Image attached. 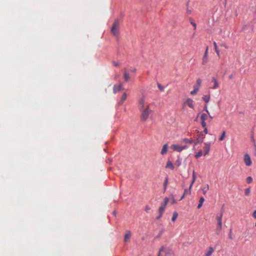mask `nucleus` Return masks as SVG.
I'll list each match as a JSON object with an SVG mask.
<instances>
[{
    "label": "nucleus",
    "instance_id": "nucleus-57",
    "mask_svg": "<svg viewBox=\"0 0 256 256\" xmlns=\"http://www.w3.org/2000/svg\"><path fill=\"white\" fill-rule=\"evenodd\" d=\"M222 46H224L226 48H228V46L225 44H222Z\"/></svg>",
    "mask_w": 256,
    "mask_h": 256
},
{
    "label": "nucleus",
    "instance_id": "nucleus-26",
    "mask_svg": "<svg viewBox=\"0 0 256 256\" xmlns=\"http://www.w3.org/2000/svg\"><path fill=\"white\" fill-rule=\"evenodd\" d=\"M188 4H189V1L186 4V6L187 7L186 13L188 14H191V12H192V10L189 9V8H188Z\"/></svg>",
    "mask_w": 256,
    "mask_h": 256
},
{
    "label": "nucleus",
    "instance_id": "nucleus-62",
    "mask_svg": "<svg viewBox=\"0 0 256 256\" xmlns=\"http://www.w3.org/2000/svg\"><path fill=\"white\" fill-rule=\"evenodd\" d=\"M255 226H256V223H255Z\"/></svg>",
    "mask_w": 256,
    "mask_h": 256
},
{
    "label": "nucleus",
    "instance_id": "nucleus-2",
    "mask_svg": "<svg viewBox=\"0 0 256 256\" xmlns=\"http://www.w3.org/2000/svg\"><path fill=\"white\" fill-rule=\"evenodd\" d=\"M120 22L116 20L114 22L111 28V32L114 36H118L119 34Z\"/></svg>",
    "mask_w": 256,
    "mask_h": 256
},
{
    "label": "nucleus",
    "instance_id": "nucleus-45",
    "mask_svg": "<svg viewBox=\"0 0 256 256\" xmlns=\"http://www.w3.org/2000/svg\"><path fill=\"white\" fill-rule=\"evenodd\" d=\"M232 229H230V232H229V234H228V237L230 239H232Z\"/></svg>",
    "mask_w": 256,
    "mask_h": 256
},
{
    "label": "nucleus",
    "instance_id": "nucleus-56",
    "mask_svg": "<svg viewBox=\"0 0 256 256\" xmlns=\"http://www.w3.org/2000/svg\"><path fill=\"white\" fill-rule=\"evenodd\" d=\"M167 187H164V192H165L166 191Z\"/></svg>",
    "mask_w": 256,
    "mask_h": 256
},
{
    "label": "nucleus",
    "instance_id": "nucleus-9",
    "mask_svg": "<svg viewBox=\"0 0 256 256\" xmlns=\"http://www.w3.org/2000/svg\"><path fill=\"white\" fill-rule=\"evenodd\" d=\"M208 46L206 47V50L204 54V56L202 58V64H205L208 62Z\"/></svg>",
    "mask_w": 256,
    "mask_h": 256
},
{
    "label": "nucleus",
    "instance_id": "nucleus-52",
    "mask_svg": "<svg viewBox=\"0 0 256 256\" xmlns=\"http://www.w3.org/2000/svg\"><path fill=\"white\" fill-rule=\"evenodd\" d=\"M132 72H135L136 70V68L132 69L130 70Z\"/></svg>",
    "mask_w": 256,
    "mask_h": 256
},
{
    "label": "nucleus",
    "instance_id": "nucleus-38",
    "mask_svg": "<svg viewBox=\"0 0 256 256\" xmlns=\"http://www.w3.org/2000/svg\"><path fill=\"white\" fill-rule=\"evenodd\" d=\"M203 111L206 112L207 114H209V112H208V106H207V104H205V106H204V110H203Z\"/></svg>",
    "mask_w": 256,
    "mask_h": 256
},
{
    "label": "nucleus",
    "instance_id": "nucleus-44",
    "mask_svg": "<svg viewBox=\"0 0 256 256\" xmlns=\"http://www.w3.org/2000/svg\"><path fill=\"white\" fill-rule=\"evenodd\" d=\"M198 92V90H192V91L190 92V94H191L192 95H195V94L197 93V92Z\"/></svg>",
    "mask_w": 256,
    "mask_h": 256
},
{
    "label": "nucleus",
    "instance_id": "nucleus-55",
    "mask_svg": "<svg viewBox=\"0 0 256 256\" xmlns=\"http://www.w3.org/2000/svg\"><path fill=\"white\" fill-rule=\"evenodd\" d=\"M220 211H222L224 212V204L222 205V210Z\"/></svg>",
    "mask_w": 256,
    "mask_h": 256
},
{
    "label": "nucleus",
    "instance_id": "nucleus-51",
    "mask_svg": "<svg viewBox=\"0 0 256 256\" xmlns=\"http://www.w3.org/2000/svg\"><path fill=\"white\" fill-rule=\"evenodd\" d=\"M204 128V134H208V132L207 128Z\"/></svg>",
    "mask_w": 256,
    "mask_h": 256
},
{
    "label": "nucleus",
    "instance_id": "nucleus-33",
    "mask_svg": "<svg viewBox=\"0 0 256 256\" xmlns=\"http://www.w3.org/2000/svg\"><path fill=\"white\" fill-rule=\"evenodd\" d=\"M208 188H209L208 185L207 184L206 186L202 189V192H203V193L204 194H206V192L208 190Z\"/></svg>",
    "mask_w": 256,
    "mask_h": 256
},
{
    "label": "nucleus",
    "instance_id": "nucleus-47",
    "mask_svg": "<svg viewBox=\"0 0 256 256\" xmlns=\"http://www.w3.org/2000/svg\"><path fill=\"white\" fill-rule=\"evenodd\" d=\"M112 64L116 66H119V63L114 61L112 62Z\"/></svg>",
    "mask_w": 256,
    "mask_h": 256
},
{
    "label": "nucleus",
    "instance_id": "nucleus-40",
    "mask_svg": "<svg viewBox=\"0 0 256 256\" xmlns=\"http://www.w3.org/2000/svg\"><path fill=\"white\" fill-rule=\"evenodd\" d=\"M200 87V86H199L198 85L196 84L194 86V90H196L198 91Z\"/></svg>",
    "mask_w": 256,
    "mask_h": 256
},
{
    "label": "nucleus",
    "instance_id": "nucleus-46",
    "mask_svg": "<svg viewBox=\"0 0 256 256\" xmlns=\"http://www.w3.org/2000/svg\"><path fill=\"white\" fill-rule=\"evenodd\" d=\"M252 217L256 220V210H254L252 214Z\"/></svg>",
    "mask_w": 256,
    "mask_h": 256
},
{
    "label": "nucleus",
    "instance_id": "nucleus-30",
    "mask_svg": "<svg viewBox=\"0 0 256 256\" xmlns=\"http://www.w3.org/2000/svg\"><path fill=\"white\" fill-rule=\"evenodd\" d=\"M190 21L192 25L194 27V29L196 30V24L194 22H193L192 18H190Z\"/></svg>",
    "mask_w": 256,
    "mask_h": 256
},
{
    "label": "nucleus",
    "instance_id": "nucleus-49",
    "mask_svg": "<svg viewBox=\"0 0 256 256\" xmlns=\"http://www.w3.org/2000/svg\"><path fill=\"white\" fill-rule=\"evenodd\" d=\"M124 102V100H120L118 102V105L120 106V105L122 104Z\"/></svg>",
    "mask_w": 256,
    "mask_h": 256
},
{
    "label": "nucleus",
    "instance_id": "nucleus-61",
    "mask_svg": "<svg viewBox=\"0 0 256 256\" xmlns=\"http://www.w3.org/2000/svg\"><path fill=\"white\" fill-rule=\"evenodd\" d=\"M118 76H116L115 78H116Z\"/></svg>",
    "mask_w": 256,
    "mask_h": 256
},
{
    "label": "nucleus",
    "instance_id": "nucleus-20",
    "mask_svg": "<svg viewBox=\"0 0 256 256\" xmlns=\"http://www.w3.org/2000/svg\"><path fill=\"white\" fill-rule=\"evenodd\" d=\"M166 168H170L171 170H173L174 168L172 163L170 160L167 162Z\"/></svg>",
    "mask_w": 256,
    "mask_h": 256
},
{
    "label": "nucleus",
    "instance_id": "nucleus-8",
    "mask_svg": "<svg viewBox=\"0 0 256 256\" xmlns=\"http://www.w3.org/2000/svg\"><path fill=\"white\" fill-rule=\"evenodd\" d=\"M184 104H188L192 108H194V100L192 98H187Z\"/></svg>",
    "mask_w": 256,
    "mask_h": 256
},
{
    "label": "nucleus",
    "instance_id": "nucleus-24",
    "mask_svg": "<svg viewBox=\"0 0 256 256\" xmlns=\"http://www.w3.org/2000/svg\"><path fill=\"white\" fill-rule=\"evenodd\" d=\"M182 142H184L186 144H192L193 142V141L192 140L188 139V138H184L182 140Z\"/></svg>",
    "mask_w": 256,
    "mask_h": 256
},
{
    "label": "nucleus",
    "instance_id": "nucleus-50",
    "mask_svg": "<svg viewBox=\"0 0 256 256\" xmlns=\"http://www.w3.org/2000/svg\"><path fill=\"white\" fill-rule=\"evenodd\" d=\"M162 216V214H160V213H158V216H157L156 217V219H159Z\"/></svg>",
    "mask_w": 256,
    "mask_h": 256
},
{
    "label": "nucleus",
    "instance_id": "nucleus-35",
    "mask_svg": "<svg viewBox=\"0 0 256 256\" xmlns=\"http://www.w3.org/2000/svg\"><path fill=\"white\" fill-rule=\"evenodd\" d=\"M158 87L162 92L164 90V88L159 83H158Z\"/></svg>",
    "mask_w": 256,
    "mask_h": 256
},
{
    "label": "nucleus",
    "instance_id": "nucleus-59",
    "mask_svg": "<svg viewBox=\"0 0 256 256\" xmlns=\"http://www.w3.org/2000/svg\"><path fill=\"white\" fill-rule=\"evenodd\" d=\"M162 232H160V234H158V235L157 236V237H159V236H160V234H161Z\"/></svg>",
    "mask_w": 256,
    "mask_h": 256
},
{
    "label": "nucleus",
    "instance_id": "nucleus-32",
    "mask_svg": "<svg viewBox=\"0 0 256 256\" xmlns=\"http://www.w3.org/2000/svg\"><path fill=\"white\" fill-rule=\"evenodd\" d=\"M250 192V188H247L244 190V194L246 196H248Z\"/></svg>",
    "mask_w": 256,
    "mask_h": 256
},
{
    "label": "nucleus",
    "instance_id": "nucleus-22",
    "mask_svg": "<svg viewBox=\"0 0 256 256\" xmlns=\"http://www.w3.org/2000/svg\"><path fill=\"white\" fill-rule=\"evenodd\" d=\"M202 98H203L204 101L205 102L208 103L210 100V95H204L202 97Z\"/></svg>",
    "mask_w": 256,
    "mask_h": 256
},
{
    "label": "nucleus",
    "instance_id": "nucleus-5",
    "mask_svg": "<svg viewBox=\"0 0 256 256\" xmlns=\"http://www.w3.org/2000/svg\"><path fill=\"white\" fill-rule=\"evenodd\" d=\"M169 201V198L168 197H166L164 198V202L161 204L160 207L158 208V213H160V214H163L166 206L167 205L168 202Z\"/></svg>",
    "mask_w": 256,
    "mask_h": 256
},
{
    "label": "nucleus",
    "instance_id": "nucleus-19",
    "mask_svg": "<svg viewBox=\"0 0 256 256\" xmlns=\"http://www.w3.org/2000/svg\"><path fill=\"white\" fill-rule=\"evenodd\" d=\"M208 118V114H202L201 115L200 119L202 121H206Z\"/></svg>",
    "mask_w": 256,
    "mask_h": 256
},
{
    "label": "nucleus",
    "instance_id": "nucleus-1",
    "mask_svg": "<svg viewBox=\"0 0 256 256\" xmlns=\"http://www.w3.org/2000/svg\"><path fill=\"white\" fill-rule=\"evenodd\" d=\"M223 216V212L220 211L219 214L216 216L217 221V228L216 229V234H219L222 229V218Z\"/></svg>",
    "mask_w": 256,
    "mask_h": 256
},
{
    "label": "nucleus",
    "instance_id": "nucleus-23",
    "mask_svg": "<svg viewBox=\"0 0 256 256\" xmlns=\"http://www.w3.org/2000/svg\"><path fill=\"white\" fill-rule=\"evenodd\" d=\"M124 79L126 82H128L129 80L130 76L129 74L127 73L126 71L124 72Z\"/></svg>",
    "mask_w": 256,
    "mask_h": 256
},
{
    "label": "nucleus",
    "instance_id": "nucleus-21",
    "mask_svg": "<svg viewBox=\"0 0 256 256\" xmlns=\"http://www.w3.org/2000/svg\"><path fill=\"white\" fill-rule=\"evenodd\" d=\"M204 200V197H201L200 198V200H199V204L198 206V208H200L202 207Z\"/></svg>",
    "mask_w": 256,
    "mask_h": 256
},
{
    "label": "nucleus",
    "instance_id": "nucleus-25",
    "mask_svg": "<svg viewBox=\"0 0 256 256\" xmlns=\"http://www.w3.org/2000/svg\"><path fill=\"white\" fill-rule=\"evenodd\" d=\"M178 216V213L176 212H174L173 213V216H172V222H174L176 220V218H177Z\"/></svg>",
    "mask_w": 256,
    "mask_h": 256
},
{
    "label": "nucleus",
    "instance_id": "nucleus-28",
    "mask_svg": "<svg viewBox=\"0 0 256 256\" xmlns=\"http://www.w3.org/2000/svg\"><path fill=\"white\" fill-rule=\"evenodd\" d=\"M202 154V150H199L197 153L195 155V157L196 158H200V156H201Z\"/></svg>",
    "mask_w": 256,
    "mask_h": 256
},
{
    "label": "nucleus",
    "instance_id": "nucleus-15",
    "mask_svg": "<svg viewBox=\"0 0 256 256\" xmlns=\"http://www.w3.org/2000/svg\"><path fill=\"white\" fill-rule=\"evenodd\" d=\"M212 82H214V86L212 87V88L216 89V88H218V81L216 80L214 78H212Z\"/></svg>",
    "mask_w": 256,
    "mask_h": 256
},
{
    "label": "nucleus",
    "instance_id": "nucleus-3",
    "mask_svg": "<svg viewBox=\"0 0 256 256\" xmlns=\"http://www.w3.org/2000/svg\"><path fill=\"white\" fill-rule=\"evenodd\" d=\"M158 256H173V252L171 250L165 249L162 246L159 250Z\"/></svg>",
    "mask_w": 256,
    "mask_h": 256
},
{
    "label": "nucleus",
    "instance_id": "nucleus-11",
    "mask_svg": "<svg viewBox=\"0 0 256 256\" xmlns=\"http://www.w3.org/2000/svg\"><path fill=\"white\" fill-rule=\"evenodd\" d=\"M122 89V84H120L118 86L114 85L113 88V92L114 94L120 92Z\"/></svg>",
    "mask_w": 256,
    "mask_h": 256
},
{
    "label": "nucleus",
    "instance_id": "nucleus-43",
    "mask_svg": "<svg viewBox=\"0 0 256 256\" xmlns=\"http://www.w3.org/2000/svg\"><path fill=\"white\" fill-rule=\"evenodd\" d=\"M202 126L204 128H206V124L205 121H202Z\"/></svg>",
    "mask_w": 256,
    "mask_h": 256
},
{
    "label": "nucleus",
    "instance_id": "nucleus-58",
    "mask_svg": "<svg viewBox=\"0 0 256 256\" xmlns=\"http://www.w3.org/2000/svg\"><path fill=\"white\" fill-rule=\"evenodd\" d=\"M229 78H230V79L232 78V74L230 75V76H229Z\"/></svg>",
    "mask_w": 256,
    "mask_h": 256
},
{
    "label": "nucleus",
    "instance_id": "nucleus-7",
    "mask_svg": "<svg viewBox=\"0 0 256 256\" xmlns=\"http://www.w3.org/2000/svg\"><path fill=\"white\" fill-rule=\"evenodd\" d=\"M244 160L246 166H250L252 164L250 158L248 154H246L244 156Z\"/></svg>",
    "mask_w": 256,
    "mask_h": 256
},
{
    "label": "nucleus",
    "instance_id": "nucleus-12",
    "mask_svg": "<svg viewBox=\"0 0 256 256\" xmlns=\"http://www.w3.org/2000/svg\"><path fill=\"white\" fill-rule=\"evenodd\" d=\"M204 137L200 136V135L197 136L196 141L194 142L195 146L199 143H202L204 140Z\"/></svg>",
    "mask_w": 256,
    "mask_h": 256
},
{
    "label": "nucleus",
    "instance_id": "nucleus-10",
    "mask_svg": "<svg viewBox=\"0 0 256 256\" xmlns=\"http://www.w3.org/2000/svg\"><path fill=\"white\" fill-rule=\"evenodd\" d=\"M210 150V143H206L204 147V155L206 156L209 152Z\"/></svg>",
    "mask_w": 256,
    "mask_h": 256
},
{
    "label": "nucleus",
    "instance_id": "nucleus-14",
    "mask_svg": "<svg viewBox=\"0 0 256 256\" xmlns=\"http://www.w3.org/2000/svg\"><path fill=\"white\" fill-rule=\"evenodd\" d=\"M168 148V146L167 144H165L163 146L162 151H161L162 154L164 155L167 152Z\"/></svg>",
    "mask_w": 256,
    "mask_h": 256
},
{
    "label": "nucleus",
    "instance_id": "nucleus-48",
    "mask_svg": "<svg viewBox=\"0 0 256 256\" xmlns=\"http://www.w3.org/2000/svg\"><path fill=\"white\" fill-rule=\"evenodd\" d=\"M150 209V207L148 206H146L145 210L146 212H148V210H149Z\"/></svg>",
    "mask_w": 256,
    "mask_h": 256
},
{
    "label": "nucleus",
    "instance_id": "nucleus-17",
    "mask_svg": "<svg viewBox=\"0 0 256 256\" xmlns=\"http://www.w3.org/2000/svg\"><path fill=\"white\" fill-rule=\"evenodd\" d=\"M131 236V234L130 231H128L127 233L125 234L124 238V242H126V241L130 239Z\"/></svg>",
    "mask_w": 256,
    "mask_h": 256
},
{
    "label": "nucleus",
    "instance_id": "nucleus-13",
    "mask_svg": "<svg viewBox=\"0 0 256 256\" xmlns=\"http://www.w3.org/2000/svg\"><path fill=\"white\" fill-rule=\"evenodd\" d=\"M144 98H142L140 99L139 101V106L140 110H142L144 109Z\"/></svg>",
    "mask_w": 256,
    "mask_h": 256
},
{
    "label": "nucleus",
    "instance_id": "nucleus-27",
    "mask_svg": "<svg viewBox=\"0 0 256 256\" xmlns=\"http://www.w3.org/2000/svg\"><path fill=\"white\" fill-rule=\"evenodd\" d=\"M214 49H215L216 52L218 55L219 56V54H220V51H219V50L218 48V46H217V44H216V42H214Z\"/></svg>",
    "mask_w": 256,
    "mask_h": 256
},
{
    "label": "nucleus",
    "instance_id": "nucleus-60",
    "mask_svg": "<svg viewBox=\"0 0 256 256\" xmlns=\"http://www.w3.org/2000/svg\"><path fill=\"white\" fill-rule=\"evenodd\" d=\"M112 213H113V214H114V216H116V212H115V211L113 212H112Z\"/></svg>",
    "mask_w": 256,
    "mask_h": 256
},
{
    "label": "nucleus",
    "instance_id": "nucleus-4",
    "mask_svg": "<svg viewBox=\"0 0 256 256\" xmlns=\"http://www.w3.org/2000/svg\"><path fill=\"white\" fill-rule=\"evenodd\" d=\"M142 112V115H141V120L142 121H145L148 118V116L150 114V113L152 112V110H150L148 108H146L145 110H140Z\"/></svg>",
    "mask_w": 256,
    "mask_h": 256
},
{
    "label": "nucleus",
    "instance_id": "nucleus-31",
    "mask_svg": "<svg viewBox=\"0 0 256 256\" xmlns=\"http://www.w3.org/2000/svg\"><path fill=\"white\" fill-rule=\"evenodd\" d=\"M168 184V177H166L164 182V187H167Z\"/></svg>",
    "mask_w": 256,
    "mask_h": 256
},
{
    "label": "nucleus",
    "instance_id": "nucleus-36",
    "mask_svg": "<svg viewBox=\"0 0 256 256\" xmlns=\"http://www.w3.org/2000/svg\"><path fill=\"white\" fill-rule=\"evenodd\" d=\"M182 163V159L180 158H178V160H176V164L178 166H180L181 164Z\"/></svg>",
    "mask_w": 256,
    "mask_h": 256
},
{
    "label": "nucleus",
    "instance_id": "nucleus-34",
    "mask_svg": "<svg viewBox=\"0 0 256 256\" xmlns=\"http://www.w3.org/2000/svg\"><path fill=\"white\" fill-rule=\"evenodd\" d=\"M252 178L251 176H248L247 178H246V182L248 184H250L252 182Z\"/></svg>",
    "mask_w": 256,
    "mask_h": 256
},
{
    "label": "nucleus",
    "instance_id": "nucleus-37",
    "mask_svg": "<svg viewBox=\"0 0 256 256\" xmlns=\"http://www.w3.org/2000/svg\"><path fill=\"white\" fill-rule=\"evenodd\" d=\"M126 96H127V94L126 92L124 93L123 95L122 96L121 98V100L124 101L126 98Z\"/></svg>",
    "mask_w": 256,
    "mask_h": 256
},
{
    "label": "nucleus",
    "instance_id": "nucleus-39",
    "mask_svg": "<svg viewBox=\"0 0 256 256\" xmlns=\"http://www.w3.org/2000/svg\"><path fill=\"white\" fill-rule=\"evenodd\" d=\"M190 189L191 188H189V190L186 189L184 190V194L185 195L187 194H190Z\"/></svg>",
    "mask_w": 256,
    "mask_h": 256
},
{
    "label": "nucleus",
    "instance_id": "nucleus-18",
    "mask_svg": "<svg viewBox=\"0 0 256 256\" xmlns=\"http://www.w3.org/2000/svg\"><path fill=\"white\" fill-rule=\"evenodd\" d=\"M196 174H195V172L194 171V170L193 171V172H192V183L190 184V188H191L194 183V182L196 181Z\"/></svg>",
    "mask_w": 256,
    "mask_h": 256
},
{
    "label": "nucleus",
    "instance_id": "nucleus-53",
    "mask_svg": "<svg viewBox=\"0 0 256 256\" xmlns=\"http://www.w3.org/2000/svg\"><path fill=\"white\" fill-rule=\"evenodd\" d=\"M208 117H209L210 120L213 118V117L210 114H208Z\"/></svg>",
    "mask_w": 256,
    "mask_h": 256
},
{
    "label": "nucleus",
    "instance_id": "nucleus-6",
    "mask_svg": "<svg viewBox=\"0 0 256 256\" xmlns=\"http://www.w3.org/2000/svg\"><path fill=\"white\" fill-rule=\"evenodd\" d=\"M171 148L174 151L180 152L182 150L187 148L188 146L186 145L182 146L178 144H172Z\"/></svg>",
    "mask_w": 256,
    "mask_h": 256
},
{
    "label": "nucleus",
    "instance_id": "nucleus-42",
    "mask_svg": "<svg viewBox=\"0 0 256 256\" xmlns=\"http://www.w3.org/2000/svg\"><path fill=\"white\" fill-rule=\"evenodd\" d=\"M201 84H202V80L200 78H198L197 80H196V84L198 85L199 86H201Z\"/></svg>",
    "mask_w": 256,
    "mask_h": 256
},
{
    "label": "nucleus",
    "instance_id": "nucleus-16",
    "mask_svg": "<svg viewBox=\"0 0 256 256\" xmlns=\"http://www.w3.org/2000/svg\"><path fill=\"white\" fill-rule=\"evenodd\" d=\"M214 252V249L212 247H210L208 250L205 254V256H210Z\"/></svg>",
    "mask_w": 256,
    "mask_h": 256
},
{
    "label": "nucleus",
    "instance_id": "nucleus-54",
    "mask_svg": "<svg viewBox=\"0 0 256 256\" xmlns=\"http://www.w3.org/2000/svg\"><path fill=\"white\" fill-rule=\"evenodd\" d=\"M184 196H185V194H183L182 196H181V198H180V200H182L184 198Z\"/></svg>",
    "mask_w": 256,
    "mask_h": 256
},
{
    "label": "nucleus",
    "instance_id": "nucleus-41",
    "mask_svg": "<svg viewBox=\"0 0 256 256\" xmlns=\"http://www.w3.org/2000/svg\"><path fill=\"white\" fill-rule=\"evenodd\" d=\"M172 204H176V200L175 199V198H174V196H172Z\"/></svg>",
    "mask_w": 256,
    "mask_h": 256
},
{
    "label": "nucleus",
    "instance_id": "nucleus-29",
    "mask_svg": "<svg viewBox=\"0 0 256 256\" xmlns=\"http://www.w3.org/2000/svg\"><path fill=\"white\" fill-rule=\"evenodd\" d=\"M225 136H226V132L224 131L222 132V134L220 138H219V140L220 141H222L224 140V138H225Z\"/></svg>",
    "mask_w": 256,
    "mask_h": 256
}]
</instances>
